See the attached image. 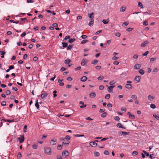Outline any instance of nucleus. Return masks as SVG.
<instances>
[{"instance_id":"obj_44","label":"nucleus","mask_w":159,"mask_h":159,"mask_svg":"<svg viewBox=\"0 0 159 159\" xmlns=\"http://www.w3.org/2000/svg\"><path fill=\"white\" fill-rule=\"evenodd\" d=\"M138 152L137 151H133L132 153V155L133 156H135L138 154Z\"/></svg>"},{"instance_id":"obj_50","label":"nucleus","mask_w":159,"mask_h":159,"mask_svg":"<svg viewBox=\"0 0 159 159\" xmlns=\"http://www.w3.org/2000/svg\"><path fill=\"white\" fill-rule=\"evenodd\" d=\"M133 30V28H128L126 29V31L127 32H130Z\"/></svg>"},{"instance_id":"obj_23","label":"nucleus","mask_w":159,"mask_h":159,"mask_svg":"<svg viewBox=\"0 0 159 159\" xmlns=\"http://www.w3.org/2000/svg\"><path fill=\"white\" fill-rule=\"evenodd\" d=\"M126 7H122L120 9V12H123L125 11L126 10Z\"/></svg>"},{"instance_id":"obj_21","label":"nucleus","mask_w":159,"mask_h":159,"mask_svg":"<svg viewBox=\"0 0 159 159\" xmlns=\"http://www.w3.org/2000/svg\"><path fill=\"white\" fill-rule=\"evenodd\" d=\"M94 20H91L88 25L90 26H92L94 23Z\"/></svg>"},{"instance_id":"obj_7","label":"nucleus","mask_w":159,"mask_h":159,"mask_svg":"<svg viewBox=\"0 0 159 159\" xmlns=\"http://www.w3.org/2000/svg\"><path fill=\"white\" fill-rule=\"evenodd\" d=\"M140 78L141 77L140 76H135L134 78V80L136 81V83L139 82L140 79Z\"/></svg>"},{"instance_id":"obj_49","label":"nucleus","mask_w":159,"mask_h":159,"mask_svg":"<svg viewBox=\"0 0 159 159\" xmlns=\"http://www.w3.org/2000/svg\"><path fill=\"white\" fill-rule=\"evenodd\" d=\"M94 155L95 157H98L100 156V153L99 152H95Z\"/></svg>"},{"instance_id":"obj_64","label":"nucleus","mask_w":159,"mask_h":159,"mask_svg":"<svg viewBox=\"0 0 159 159\" xmlns=\"http://www.w3.org/2000/svg\"><path fill=\"white\" fill-rule=\"evenodd\" d=\"M12 89L13 91H17L18 90L17 88L16 87H13Z\"/></svg>"},{"instance_id":"obj_48","label":"nucleus","mask_w":159,"mask_h":159,"mask_svg":"<svg viewBox=\"0 0 159 159\" xmlns=\"http://www.w3.org/2000/svg\"><path fill=\"white\" fill-rule=\"evenodd\" d=\"M158 71V69L156 68H155L153 69L152 72L154 74V73L157 72Z\"/></svg>"},{"instance_id":"obj_9","label":"nucleus","mask_w":159,"mask_h":159,"mask_svg":"<svg viewBox=\"0 0 159 159\" xmlns=\"http://www.w3.org/2000/svg\"><path fill=\"white\" fill-rule=\"evenodd\" d=\"M89 144L90 145L93 147H96L97 145V143L94 142H91Z\"/></svg>"},{"instance_id":"obj_43","label":"nucleus","mask_w":159,"mask_h":159,"mask_svg":"<svg viewBox=\"0 0 159 159\" xmlns=\"http://www.w3.org/2000/svg\"><path fill=\"white\" fill-rule=\"evenodd\" d=\"M101 116L102 117L104 118L107 116V113L104 112L101 115Z\"/></svg>"},{"instance_id":"obj_63","label":"nucleus","mask_w":159,"mask_h":159,"mask_svg":"<svg viewBox=\"0 0 159 159\" xmlns=\"http://www.w3.org/2000/svg\"><path fill=\"white\" fill-rule=\"evenodd\" d=\"M65 139L69 140L70 139V137L69 135H66L65 137Z\"/></svg>"},{"instance_id":"obj_13","label":"nucleus","mask_w":159,"mask_h":159,"mask_svg":"<svg viewBox=\"0 0 159 159\" xmlns=\"http://www.w3.org/2000/svg\"><path fill=\"white\" fill-rule=\"evenodd\" d=\"M148 100L150 101H152L154 99V98L151 95H149L148 97Z\"/></svg>"},{"instance_id":"obj_10","label":"nucleus","mask_w":159,"mask_h":159,"mask_svg":"<svg viewBox=\"0 0 159 159\" xmlns=\"http://www.w3.org/2000/svg\"><path fill=\"white\" fill-rule=\"evenodd\" d=\"M127 115L129 116V118L130 119H134L135 118L134 115L133 114H131L129 112L127 113Z\"/></svg>"},{"instance_id":"obj_59","label":"nucleus","mask_w":159,"mask_h":159,"mask_svg":"<svg viewBox=\"0 0 159 159\" xmlns=\"http://www.w3.org/2000/svg\"><path fill=\"white\" fill-rule=\"evenodd\" d=\"M81 37L82 39H86L87 37L86 35H83L81 36Z\"/></svg>"},{"instance_id":"obj_28","label":"nucleus","mask_w":159,"mask_h":159,"mask_svg":"<svg viewBox=\"0 0 159 159\" xmlns=\"http://www.w3.org/2000/svg\"><path fill=\"white\" fill-rule=\"evenodd\" d=\"M139 72L141 75H143L144 74V71L143 69H140L139 70Z\"/></svg>"},{"instance_id":"obj_6","label":"nucleus","mask_w":159,"mask_h":159,"mask_svg":"<svg viewBox=\"0 0 159 159\" xmlns=\"http://www.w3.org/2000/svg\"><path fill=\"white\" fill-rule=\"evenodd\" d=\"M94 14L93 12H92L91 13L88 14V16L89 17L90 19V20H94Z\"/></svg>"},{"instance_id":"obj_53","label":"nucleus","mask_w":159,"mask_h":159,"mask_svg":"<svg viewBox=\"0 0 159 159\" xmlns=\"http://www.w3.org/2000/svg\"><path fill=\"white\" fill-rule=\"evenodd\" d=\"M104 78V77L103 76H99L98 77V79L99 80L102 81L103 79Z\"/></svg>"},{"instance_id":"obj_1","label":"nucleus","mask_w":159,"mask_h":159,"mask_svg":"<svg viewBox=\"0 0 159 159\" xmlns=\"http://www.w3.org/2000/svg\"><path fill=\"white\" fill-rule=\"evenodd\" d=\"M44 151L45 153L46 154L48 155H51V149L50 148H45Z\"/></svg>"},{"instance_id":"obj_62","label":"nucleus","mask_w":159,"mask_h":159,"mask_svg":"<svg viewBox=\"0 0 159 159\" xmlns=\"http://www.w3.org/2000/svg\"><path fill=\"white\" fill-rule=\"evenodd\" d=\"M112 106V105L110 103H108L107 105V107L109 108H111Z\"/></svg>"},{"instance_id":"obj_22","label":"nucleus","mask_w":159,"mask_h":159,"mask_svg":"<svg viewBox=\"0 0 159 159\" xmlns=\"http://www.w3.org/2000/svg\"><path fill=\"white\" fill-rule=\"evenodd\" d=\"M62 80H58V82L59 83V85L62 86L64 85V83L63 82H62Z\"/></svg>"},{"instance_id":"obj_46","label":"nucleus","mask_w":159,"mask_h":159,"mask_svg":"<svg viewBox=\"0 0 159 159\" xmlns=\"http://www.w3.org/2000/svg\"><path fill=\"white\" fill-rule=\"evenodd\" d=\"M67 50H68L71 49L72 48V46L70 44L68 46H67Z\"/></svg>"},{"instance_id":"obj_19","label":"nucleus","mask_w":159,"mask_h":159,"mask_svg":"<svg viewBox=\"0 0 159 159\" xmlns=\"http://www.w3.org/2000/svg\"><path fill=\"white\" fill-rule=\"evenodd\" d=\"M71 61V60L69 59H67L65 60L64 62L65 64H69Z\"/></svg>"},{"instance_id":"obj_51","label":"nucleus","mask_w":159,"mask_h":159,"mask_svg":"<svg viewBox=\"0 0 159 159\" xmlns=\"http://www.w3.org/2000/svg\"><path fill=\"white\" fill-rule=\"evenodd\" d=\"M5 93L7 95H9L11 93V92L9 90H7L6 91Z\"/></svg>"},{"instance_id":"obj_39","label":"nucleus","mask_w":159,"mask_h":159,"mask_svg":"<svg viewBox=\"0 0 159 159\" xmlns=\"http://www.w3.org/2000/svg\"><path fill=\"white\" fill-rule=\"evenodd\" d=\"M138 6L140 7L141 8H143V5L140 2H138Z\"/></svg>"},{"instance_id":"obj_8","label":"nucleus","mask_w":159,"mask_h":159,"mask_svg":"<svg viewBox=\"0 0 159 159\" xmlns=\"http://www.w3.org/2000/svg\"><path fill=\"white\" fill-rule=\"evenodd\" d=\"M148 43L149 42L148 40H146L143 43L141 44V46L142 47H145Z\"/></svg>"},{"instance_id":"obj_27","label":"nucleus","mask_w":159,"mask_h":159,"mask_svg":"<svg viewBox=\"0 0 159 159\" xmlns=\"http://www.w3.org/2000/svg\"><path fill=\"white\" fill-rule=\"evenodd\" d=\"M75 40V39H69V42L71 43L74 42Z\"/></svg>"},{"instance_id":"obj_37","label":"nucleus","mask_w":159,"mask_h":159,"mask_svg":"<svg viewBox=\"0 0 159 159\" xmlns=\"http://www.w3.org/2000/svg\"><path fill=\"white\" fill-rule=\"evenodd\" d=\"M47 12H48V13H52V14L53 15H55V13L53 11H51L49 10H47Z\"/></svg>"},{"instance_id":"obj_17","label":"nucleus","mask_w":159,"mask_h":159,"mask_svg":"<svg viewBox=\"0 0 159 159\" xmlns=\"http://www.w3.org/2000/svg\"><path fill=\"white\" fill-rule=\"evenodd\" d=\"M87 79V77L85 76L82 77L80 79V80L82 82H85Z\"/></svg>"},{"instance_id":"obj_24","label":"nucleus","mask_w":159,"mask_h":159,"mask_svg":"<svg viewBox=\"0 0 159 159\" xmlns=\"http://www.w3.org/2000/svg\"><path fill=\"white\" fill-rule=\"evenodd\" d=\"M87 63V61H85L84 59H83L82 61V62L81 63V65L82 66H84L86 63Z\"/></svg>"},{"instance_id":"obj_30","label":"nucleus","mask_w":159,"mask_h":159,"mask_svg":"<svg viewBox=\"0 0 159 159\" xmlns=\"http://www.w3.org/2000/svg\"><path fill=\"white\" fill-rule=\"evenodd\" d=\"M62 47L63 48H65L67 47L68 45V44L67 43L62 42Z\"/></svg>"},{"instance_id":"obj_4","label":"nucleus","mask_w":159,"mask_h":159,"mask_svg":"<svg viewBox=\"0 0 159 159\" xmlns=\"http://www.w3.org/2000/svg\"><path fill=\"white\" fill-rule=\"evenodd\" d=\"M42 92H43V93H42L41 95V97L42 98H46L48 94L47 93L43 91Z\"/></svg>"},{"instance_id":"obj_40","label":"nucleus","mask_w":159,"mask_h":159,"mask_svg":"<svg viewBox=\"0 0 159 159\" xmlns=\"http://www.w3.org/2000/svg\"><path fill=\"white\" fill-rule=\"evenodd\" d=\"M35 106L37 107V109H38L39 108V105L38 102V100H37L36 101V103L35 104Z\"/></svg>"},{"instance_id":"obj_32","label":"nucleus","mask_w":159,"mask_h":159,"mask_svg":"<svg viewBox=\"0 0 159 159\" xmlns=\"http://www.w3.org/2000/svg\"><path fill=\"white\" fill-rule=\"evenodd\" d=\"M38 147V144H33L32 145V148L34 149H36Z\"/></svg>"},{"instance_id":"obj_41","label":"nucleus","mask_w":159,"mask_h":159,"mask_svg":"<svg viewBox=\"0 0 159 159\" xmlns=\"http://www.w3.org/2000/svg\"><path fill=\"white\" fill-rule=\"evenodd\" d=\"M62 148V145H58L57 146V149L58 150H61Z\"/></svg>"},{"instance_id":"obj_33","label":"nucleus","mask_w":159,"mask_h":159,"mask_svg":"<svg viewBox=\"0 0 159 159\" xmlns=\"http://www.w3.org/2000/svg\"><path fill=\"white\" fill-rule=\"evenodd\" d=\"M131 98L134 100H136L137 97L136 95H133L131 96Z\"/></svg>"},{"instance_id":"obj_34","label":"nucleus","mask_w":159,"mask_h":159,"mask_svg":"<svg viewBox=\"0 0 159 159\" xmlns=\"http://www.w3.org/2000/svg\"><path fill=\"white\" fill-rule=\"evenodd\" d=\"M107 89L108 92L110 93H112L113 89H112L110 87H109L107 88Z\"/></svg>"},{"instance_id":"obj_2","label":"nucleus","mask_w":159,"mask_h":159,"mask_svg":"<svg viewBox=\"0 0 159 159\" xmlns=\"http://www.w3.org/2000/svg\"><path fill=\"white\" fill-rule=\"evenodd\" d=\"M18 140L20 143L23 142L25 140L24 136L23 135H21L20 137L18 138Z\"/></svg>"},{"instance_id":"obj_58","label":"nucleus","mask_w":159,"mask_h":159,"mask_svg":"<svg viewBox=\"0 0 159 159\" xmlns=\"http://www.w3.org/2000/svg\"><path fill=\"white\" fill-rule=\"evenodd\" d=\"M104 153L106 155H109V152L107 150L105 151Z\"/></svg>"},{"instance_id":"obj_35","label":"nucleus","mask_w":159,"mask_h":159,"mask_svg":"<svg viewBox=\"0 0 159 159\" xmlns=\"http://www.w3.org/2000/svg\"><path fill=\"white\" fill-rule=\"evenodd\" d=\"M116 83V82L114 80H112L110 82L109 84L111 85H112L113 84H114Z\"/></svg>"},{"instance_id":"obj_45","label":"nucleus","mask_w":159,"mask_h":159,"mask_svg":"<svg viewBox=\"0 0 159 159\" xmlns=\"http://www.w3.org/2000/svg\"><path fill=\"white\" fill-rule=\"evenodd\" d=\"M110 97V94H107L105 97V98L106 99H109Z\"/></svg>"},{"instance_id":"obj_57","label":"nucleus","mask_w":159,"mask_h":159,"mask_svg":"<svg viewBox=\"0 0 159 159\" xmlns=\"http://www.w3.org/2000/svg\"><path fill=\"white\" fill-rule=\"evenodd\" d=\"M156 60V58L155 57V58H150V62H153V61H155V60Z\"/></svg>"},{"instance_id":"obj_61","label":"nucleus","mask_w":159,"mask_h":159,"mask_svg":"<svg viewBox=\"0 0 159 159\" xmlns=\"http://www.w3.org/2000/svg\"><path fill=\"white\" fill-rule=\"evenodd\" d=\"M104 88V86L102 85L100 86L99 87V89L100 90H103Z\"/></svg>"},{"instance_id":"obj_16","label":"nucleus","mask_w":159,"mask_h":159,"mask_svg":"<svg viewBox=\"0 0 159 159\" xmlns=\"http://www.w3.org/2000/svg\"><path fill=\"white\" fill-rule=\"evenodd\" d=\"M116 126L119 128L122 129H125V128L123 126L120 124L118 123L116 125Z\"/></svg>"},{"instance_id":"obj_55","label":"nucleus","mask_w":159,"mask_h":159,"mask_svg":"<svg viewBox=\"0 0 159 159\" xmlns=\"http://www.w3.org/2000/svg\"><path fill=\"white\" fill-rule=\"evenodd\" d=\"M143 25H145V26L147 25H148V21H144V22H143Z\"/></svg>"},{"instance_id":"obj_56","label":"nucleus","mask_w":159,"mask_h":159,"mask_svg":"<svg viewBox=\"0 0 159 159\" xmlns=\"http://www.w3.org/2000/svg\"><path fill=\"white\" fill-rule=\"evenodd\" d=\"M149 52L148 51H147L145 52L144 53L142 54V55L143 56H146L147 55L148 53Z\"/></svg>"},{"instance_id":"obj_38","label":"nucleus","mask_w":159,"mask_h":159,"mask_svg":"<svg viewBox=\"0 0 159 159\" xmlns=\"http://www.w3.org/2000/svg\"><path fill=\"white\" fill-rule=\"evenodd\" d=\"M98 62V60H95L94 61H93L92 62V64H97Z\"/></svg>"},{"instance_id":"obj_52","label":"nucleus","mask_w":159,"mask_h":159,"mask_svg":"<svg viewBox=\"0 0 159 159\" xmlns=\"http://www.w3.org/2000/svg\"><path fill=\"white\" fill-rule=\"evenodd\" d=\"M6 102L5 101H3L1 103V105L3 106H4L6 105Z\"/></svg>"},{"instance_id":"obj_29","label":"nucleus","mask_w":159,"mask_h":159,"mask_svg":"<svg viewBox=\"0 0 159 159\" xmlns=\"http://www.w3.org/2000/svg\"><path fill=\"white\" fill-rule=\"evenodd\" d=\"M70 141L69 140L66 141L64 140L62 144L64 145L68 144L69 143Z\"/></svg>"},{"instance_id":"obj_31","label":"nucleus","mask_w":159,"mask_h":159,"mask_svg":"<svg viewBox=\"0 0 159 159\" xmlns=\"http://www.w3.org/2000/svg\"><path fill=\"white\" fill-rule=\"evenodd\" d=\"M153 116L156 119L159 120V115L155 114H153Z\"/></svg>"},{"instance_id":"obj_14","label":"nucleus","mask_w":159,"mask_h":159,"mask_svg":"<svg viewBox=\"0 0 159 159\" xmlns=\"http://www.w3.org/2000/svg\"><path fill=\"white\" fill-rule=\"evenodd\" d=\"M141 67V65L139 64H135L134 66V68L135 69H139Z\"/></svg>"},{"instance_id":"obj_42","label":"nucleus","mask_w":159,"mask_h":159,"mask_svg":"<svg viewBox=\"0 0 159 159\" xmlns=\"http://www.w3.org/2000/svg\"><path fill=\"white\" fill-rule=\"evenodd\" d=\"M114 119L117 121H119L120 120V118L118 116H114Z\"/></svg>"},{"instance_id":"obj_11","label":"nucleus","mask_w":159,"mask_h":159,"mask_svg":"<svg viewBox=\"0 0 159 159\" xmlns=\"http://www.w3.org/2000/svg\"><path fill=\"white\" fill-rule=\"evenodd\" d=\"M125 87L126 89H131L132 88V86L131 84H126Z\"/></svg>"},{"instance_id":"obj_54","label":"nucleus","mask_w":159,"mask_h":159,"mask_svg":"<svg viewBox=\"0 0 159 159\" xmlns=\"http://www.w3.org/2000/svg\"><path fill=\"white\" fill-rule=\"evenodd\" d=\"M138 57V56L137 54H135L133 57V58L135 59H137Z\"/></svg>"},{"instance_id":"obj_20","label":"nucleus","mask_w":159,"mask_h":159,"mask_svg":"<svg viewBox=\"0 0 159 159\" xmlns=\"http://www.w3.org/2000/svg\"><path fill=\"white\" fill-rule=\"evenodd\" d=\"M6 53V52H5L3 51H0V54L2 55L1 56V57L2 58H4V55Z\"/></svg>"},{"instance_id":"obj_3","label":"nucleus","mask_w":159,"mask_h":159,"mask_svg":"<svg viewBox=\"0 0 159 159\" xmlns=\"http://www.w3.org/2000/svg\"><path fill=\"white\" fill-rule=\"evenodd\" d=\"M63 157L65 158H66L69 155V152L67 150H65L62 152Z\"/></svg>"},{"instance_id":"obj_26","label":"nucleus","mask_w":159,"mask_h":159,"mask_svg":"<svg viewBox=\"0 0 159 159\" xmlns=\"http://www.w3.org/2000/svg\"><path fill=\"white\" fill-rule=\"evenodd\" d=\"M109 20L107 19V20H104V19H103L102 20V22L104 24H105V25H106L109 22Z\"/></svg>"},{"instance_id":"obj_15","label":"nucleus","mask_w":159,"mask_h":159,"mask_svg":"<svg viewBox=\"0 0 159 159\" xmlns=\"http://www.w3.org/2000/svg\"><path fill=\"white\" fill-rule=\"evenodd\" d=\"M119 133L121 134L126 135L129 134V132H125L124 131H119Z\"/></svg>"},{"instance_id":"obj_36","label":"nucleus","mask_w":159,"mask_h":159,"mask_svg":"<svg viewBox=\"0 0 159 159\" xmlns=\"http://www.w3.org/2000/svg\"><path fill=\"white\" fill-rule=\"evenodd\" d=\"M129 23L128 21H126L122 24V26H125L128 25Z\"/></svg>"},{"instance_id":"obj_60","label":"nucleus","mask_w":159,"mask_h":159,"mask_svg":"<svg viewBox=\"0 0 159 159\" xmlns=\"http://www.w3.org/2000/svg\"><path fill=\"white\" fill-rule=\"evenodd\" d=\"M17 157L19 158H20L21 157V154L20 152H19L18 153Z\"/></svg>"},{"instance_id":"obj_5","label":"nucleus","mask_w":159,"mask_h":159,"mask_svg":"<svg viewBox=\"0 0 159 159\" xmlns=\"http://www.w3.org/2000/svg\"><path fill=\"white\" fill-rule=\"evenodd\" d=\"M80 105V107L81 108H84L86 107L87 106L86 105H85L84 102L82 101L80 102L79 103Z\"/></svg>"},{"instance_id":"obj_18","label":"nucleus","mask_w":159,"mask_h":159,"mask_svg":"<svg viewBox=\"0 0 159 159\" xmlns=\"http://www.w3.org/2000/svg\"><path fill=\"white\" fill-rule=\"evenodd\" d=\"M96 96V93L94 92L92 93H90L89 94L90 97L91 98H93L95 97Z\"/></svg>"},{"instance_id":"obj_12","label":"nucleus","mask_w":159,"mask_h":159,"mask_svg":"<svg viewBox=\"0 0 159 159\" xmlns=\"http://www.w3.org/2000/svg\"><path fill=\"white\" fill-rule=\"evenodd\" d=\"M50 144L52 145H55L57 143V140L55 139L54 140H52L50 142Z\"/></svg>"},{"instance_id":"obj_25","label":"nucleus","mask_w":159,"mask_h":159,"mask_svg":"<svg viewBox=\"0 0 159 159\" xmlns=\"http://www.w3.org/2000/svg\"><path fill=\"white\" fill-rule=\"evenodd\" d=\"M3 120L5 122H9V123L13 122L14 121V120H10L7 119H4Z\"/></svg>"},{"instance_id":"obj_47","label":"nucleus","mask_w":159,"mask_h":159,"mask_svg":"<svg viewBox=\"0 0 159 159\" xmlns=\"http://www.w3.org/2000/svg\"><path fill=\"white\" fill-rule=\"evenodd\" d=\"M150 107L152 109H154L156 108V106L154 104H152L150 105Z\"/></svg>"}]
</instances>
